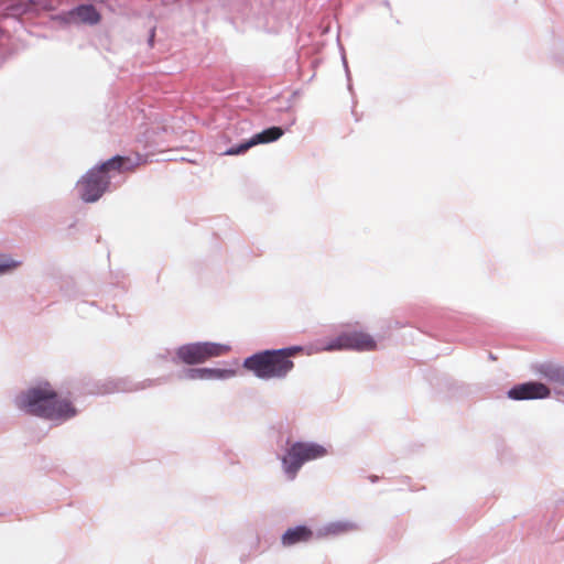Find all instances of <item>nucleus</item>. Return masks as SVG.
Returning a JSON list of instances; mask_svg holds the SVG:
<instances>
[{
    "instance_id": "nucleus-1",
    "label": "nucleus",
    "mask_w": 564,
    "mask_h": 564,
    "mask_svg": "<svg viewBox=\"0 0 564 564\" xmlns=\"http://www.w3.org/2000/svg\"><path fill=\"white\" fill-rule=\"evenodd\" d=\"M13 404L20 411L56 426L73 420L79 413L75 400L48 380H39L19 392L13 398Z\"/></svg>"
},
{
    "instance_id": "nucleus-2",
    "label": "nucleus",
    "mask_w": 564,
    "mask_h": 564,
    "mask_svg": "<svg viewBox=\"0 0 564 564\" xmlns=\"http://www.w3.org/2000/svg\"><path fill=\"white\" fill-rule=\"evenodd\" d=\"M122 163L123 159L112 158L89 170L77 182L76 188L79 197L86 203L97 202L108 188L111 172L120 170Z\"/></svg>"
},
{
    "instance_id": "nucleus-3",
    "label": "nucleus",
    "mask_w": 564,
    "mask_h": 564,
    "mask_svg": "<svg viewBox=\"0 0 564 564\" xmlns=\"http://www.w3.org/2000/svg\"><path fill=\"white\" fill-rule=\"evenodd\" d=\"M329 453V446L317 442H295L280 456L282 470L289 480H293L301 467L308 462L324 458Z\"/></svg>"
},
{
    "instance_id": "nucleus-4",
    "label": "nucleus",
    "mask_w": 564,
    "mask_h": 564,
    "mask_svg": "<svg viewBox=\"0 0 564 564\" xmlns=\"http://www.w3.org/2000/svg\"><path fill=\"white\" fill-rule=\"evenodd\" d=\"M293 361L284 358L278 350H264L243 361V367L247 370L263 380L284 378L293 369Z\"/></svg>"
},
{
    "instance_id": "nucleus-5",
    "label": "nucleus",
    "mask_w": 564,
    "mask_h": 564,
    "mask_svg": "<svg viewBox=\"0 0 564 564\" xmlns=\"http://www.w3.org/2000/svg\"><path fill=\"white\" fill-rule=\"evenodd\" d=\"M231 347L215 341H193L178 346L174 351V361L186 365L203 364L229 352Z\"/></svg>"
},
{
    "instance_id": "nucleus-6",
    "label": "nucleus",
    "mask_w": 564,
    "mask_h": 564,
    "mask_svg": "<svg viewBox=\"0 0 564 564\" xmlns=\"http://www.w3.org/2000/svg\"><path fill=\"white\" fill-rule=\"evenodd\" d=\"M378 347L376 338L366 332L352 330L341 333L335 338L328 339L322 346V350H356V351H372Z\"/></svg>"
},
{
    "instance_id": "nucleus-7",
    "label": "nucleus",
    "mask_w": 564,
    "mask_h": 564,
    "mask_svg": "<svg viewBox=\"0 0 564 564\" xmlns=\"http://www.w3.org/2000/svg\"><path fill=\"white\" fill-rule=\"evenodd\" d=\"M237 370L234 367H204L187 369L184 373L188 380L199 381H226L236 377Z\"/></svg>"
},
{
    "instance_id": "nucleus-8",
    "label": "nucleus",
    "mask_w": 564,
    "mask_h": 564,
    "mask_svg": "<svg viewBox=\"0 0 564 564\" xmlns=\"http://www.w3.org/2000/svg\"><path fill=\"white\" fill-rule=\"evenodd\" d=\"M550 390L540 382H525L517 384L508 390L507 395L511 400H533L549 397Z\"/></svg>"
},
{
    "instance_id": "nucleus-9",
    "label": "nucleus",
    "mask_w": 564,
    "mask_h": 564,
    "mask_svg": "<svg viewBox=\"0 0 564 564\" xmlns=\"http://www.w3.org/2000/svg\"><path fill=\"white\" fill-rule=\"evenodd\" d=\"M315 535V531L306 525H297L288 529L282 535V544L284 546H292L297 543L310 541Z\"/></svg>"
},
{
    "instance_id": "nucleus-10",
    "label": "nucleus",
    "mask_w": 564,
    "mask_h": 564,
    "mask_svg": "<svg viewBox=\"0 0 564 564\" xmlns=\"http://www.w3.org/2000/svg\"><path fill=\"white\" fill-rule=\"evenodd\" d=\"M354 523L350 521L338 520L325 523L315 530L317 538L334 536L346 533L354 529Z\"/></svg>"
},
{
    "instance_id": "nucleus-11",
    "label": "nucleus",
    "mask_w": 564,
    "mask_h": 564,
    "mask_svg": "<svg viewBox=\"0 0 564 564\" xmlns=\"http://www.w3.org/2000/svg\"><path fill=\"white\" fill-rule=\"evenodd\" d=\"M98 20L99 14L91 6H80L68 14V21L73 22H85L93 24L98 22Z\"/></svg>"
},
{
    "instance_id": "nucleus-12",
    "label": "nucleus",
    "mask_w": 564,
    "mask_h": 564,
    "mask_svg": "<svg viewBox=\"0 0 564 564\" xmlns=\"http://www.w3.org/2000/svg\"><path fill=\"white\" fill-rule=\"evenodd\" d=\"M283 134L282 129L278 127H272L269 129H265L257 134H254L251 139H249L252 147L257 144H263L269 143L278 140Z\"/></svg>"
},
{
    "instance_id": "nucleus-13",
    "label": "nucleus",
    "mask_w": 564,
    "mask_h": 564,
    "mask_svg": "<svg viewBox=\"0 0 564 564\" xmlns=\"http://www.w3.org/2000/svg\"><path fill=\"white\" fill-rule=\"evenodd\" d=\"M21 265V260L10 253L0 252V276L9 274Z\"/></svg>"
},
{
    "instance_id": "nucleus-14",
    "label": "nucleus",
    "mask_w": 564,
    "mask_h": 564,
    "mask_svg": "<svg viewBox=\"0 0 564 564\" xmlns=\"http://www.w3.org/2000/svg\"><path fill=\"white\" fill-rule=\"evenodd\" d=\"M544 373L550 380L564 383V367L549 366Z\"/></svg>"
},
{
    "instance_id": "nucleus-15",
    "label": "nucleus",
    "mask_w": 564,
    "mask_h": 564,
    "mask_svg": "<svg viewBox=\"0 0 564 564\" xmlns=\"http://www.w3.org/2000/svg\"><path fill=\"white\" fill-rule=\"evenodd\" d=\"M251 147H252V145H251L250 141L248 140V141H246V142H243V143H241V144L237 145V147H232V148H230V149L226 150V151L224 152V154H225V155H237V154H240V153H242V152L247 151V150H248V149H250Z\"/></svg>"
},
{
    "instance_id": "nucleus-16",
    "label": "nucleus",
    "mask_w": 564,
    "mask_h": 564,
    "mask_svg": "<svg viewBox=\"0 0 564 564\" xmlns=\"http://www.w3.org/2000/svg\"><path fill=\"white\" fill-rule=\"evenodd\" d=\"M278 351H281V354L284 356V358L290 359L295 354L300 352L302 348L300 346H293L289 348L283 349H276Z\"/></svg>"
}]
</instances>
